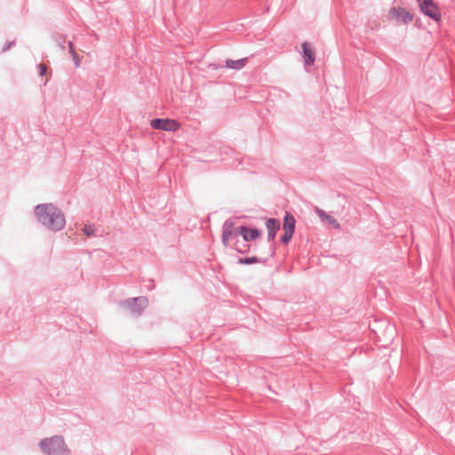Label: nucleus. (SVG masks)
<instances>
[{
    "label": "nucleus",
    "instance_id": "f257e3e1",
    "mask_svg": "<svg viewBox=\"0 0 455 455\" xmlns=\"http://www.w3.org/2000/svg\"><path fill=\"white\" fill-rule=\"evenodd\" d=\"M38 220L52 230L61 229L66 223L62 212L52 204H39L35 209Z\"/></svg>",
    "mask_w": 455,
    "mask_h": 455
},
{
    "label": "nucleus",
    "instance_id": "f03ea898",
    "mask_svg": "<svg viewBox=\"0 0 455 455\" xmlns=\"http://www.w3.org/2000/svg\"><path fill=\"white\" fill-rule=\"evenodd\" d=\"M420 12L435 21H440L442 18L441 11L437 4L433 0H417Z\"/></svg>",
    "mask_w": 455,
    "mask_h": 455
},
{
    "label": "nucleus",
    "instance_id": "7ed1b4c3",
    "mask_svg": "<svg viewBox=\"0 0 455 455\" xmlns=\"http://www.w3.org/2000/svg\"><path fill=\"white\" fill-rule=\"evenodd\" d=\"M41 447L47 454L59 453L64 451L65 445L61 437L55 436L41 442Z\"/></svg>",
    "mask_w": 455,
    "mask_h": 455
},
{
    "label": "nucleus",
    "instance_id": "20e7f679",
    "mask_svg": "<svg viewBox=\"0 0 455 455\" xmlns=\"http://www.w3.org/2000/svg\"><path fill=\"white\" fill-rule=\"evenodd\" d=\"M238 235H240V227L236 228L231 220H227L223 225L221 235L223 245L227 247L229 243V241L233 238H235Z\"/></svg>",
    "mask_w": 455,
    "mask_h": 455
},
{
    "label": "nucleus",
    "instance_id": "39448f33",
    "mask_svg": "<svg viewBox=\"0 0 455 455\" xmlns=\"http://www.w3.org/2000/svg\"><path fill=\"white\" fill-rule=\"evenodd\" d=\"M150 125L154 129L163 130V131H167V132H175V131L179 130V128L180 127V124L176 120L170 119V118L153 119L150 122Z\"/></svg>",
    "mask_w": 455,
    "mask_h": 455
},
{
    "label": "nucleus",
    "instance_id": "423d86ee",
    "mask_svg": "<svg viewBox=\"0 0 455 455\" xmlns=\"http://www.w3.org/2000/svg\"><path fill=\"white\" fill-rule=\"evenodd\" d=\"M148 300L146 298H135L128 299L124 303V307L132 314H140L147 307Z\"/></svg>",
    "mask_w": 455,
    "mask_h": 455
},
{
    "label": "nucleus",
    "instance_id": "0eeeda50",
    "mask_svg": "<svg viewBox=\"0 0 455 455\" xmlns=\"http://www.w3.org/2000/svg\"><path fill=\"white\" fill-rule=\"evenodd\" d=\"M389 16L391 18L400 20L405 24L410 23L413 20V15L410 12L402 7L392 8L389 11Z\"/></svg>",
    "mask_w": 455,
    "mask_h": 455
},
{
    "label": "nucleus",
    "instance_id": "6e6552de",
    "mask_svg": "<svg viewBox=\"0 0 455 455\" xmlns=\"http://www.w3.org/2000/svg\"><path fill=\"white\" fill-rule=\"evenodd\" d=\"M302 53L306 66H312L315 62V52L307 42L302 44Z\"/></svg>",
    "mask_w": 455,
    "mask_h": 455
},
{
    "label": "nucleus",
    "instance_id": "1a4fd4ad",
    "mask_svg": "<svg viewBox=\"0 0 455 455\" xmlns=\"http://www.w3.org/2000/svg\"><path fill=\"white\" fill-rule=\"evenodd\" d=\"M240 235L243 236V240L252 241L257 239L260 233L258 229L248 228L244 226H240Z\"/></svg>",
    "mask_w": 455,
    "mask_h": 455
},
{
    "label": "nucleus",
    "instance_id": "9d476101",
    "mask_svg": "<svg viewBox=\"0 0 455 455\" xmlns=\"http://www.w3.org/2000/svg\"><path fill=\"white\" fill-rule=\"evenodd\" d=\"M316 213L323 221L330 224L332 228L337 229L340 228V225L337 220L333 216L327 214L324 211L316 209Z\"/></svg>",
    "mask_w": 455,
    "mask_h": 455
},
{
    "label": "nucleus",
    "instance_id": "9b49d317",
    "mask_svg": "<svg viewBox=\"0 0 455 455\" xmlns=\"http://www.w3.org/2000/svg\"><path fill=\"white\" fill-rule=\"evenodd\" d=\"M266 226L268 231V239L273 240L280 228V223L275 219H268L266 222Z\"/></svg>",
    "mask_w": 455,
    "mask_h": 455
},
{
    "label": "nucleus",
    "instance_id": "f8f14e48",
    "mask_svg": "<svg viewBox=\"0 0 455 455\" xmlns=\"http://www.w3.org/2000/svg\"><path fill=\"white\" fill-rule=\"evenodd\" d=\"M247 62H248V59L247 58H243V59H240V60H226V67L228 68H232V69H235V70H240V69H242V68H243L245 67Z\"/></svg>",
    "mask_w": 455,
    "mask_h": 455
},
{
    "label": "nucleus",
    "instance_id": "ddd939ff",
    "mask_svg": "<svg viewBox=\"0 0 455 455\" xmlns=\"http://www.w3.org/2000/svg\"><path fill=\"white\" fill-rule=\"evenodd\" d=\"M283 231H291L294 233L295 219L289 213H286L283 220Z\"/></svg>",
    "mask_w": 455,
    "mask_h": 455
},
{
    "label": "nucleus",
    "instance_id": "4468645a",
    "mask_svg": "<svg viewBox=\"0 0 455 455\" xmlns=\"http://www.w3.org/2000/svg\"><path fill=\"white\" fill-rule=\"evenodd\" d=\"M68 45L69 53L72 56L74 64L76 67L78 68L80 66V59L75 50L74 44L72 42H68Z\"/></svg>",
    "mask_w": 455,
    "mask_h": 455
},
{
    "label": "nucleus",
    "instance_id": "2eb2a0df",
    "mask_svg": "<svg viewBox=\"0 0 455 455\" xmlns=\"http://www.w3.org/2000/svg\"><path fill=\"white\" fill-rule=\"evenodd\" d=\"M257 262H258V259L256 257L245 258V259H239V263H241V264H252V263H257Z\"/></svg>",
    "mask_w": 455,
    "mask_h": 455
},
{
    "label": "nucleus",
    "instance_id": "dca6fc26",
    "mask_svg": "<svg viewBox=\"0 0 455 455\" xmlns=\"http://www.w3.org/2000/svg\"><path fill=\"white\" fill-rule=\"evenodd\" d=\"M293 232L291 231H284L283 235L282 236V241L284 243H287L292 237Z\"/></svg>",
    "mask_w": 455,
    "mask_h": 455
},
{
    "label": "nucleus",
    "instance_id": "f3484780",
    "mask_svg": "<svg viewBox=\"0 0 455 455\" xmlns=\"http://www.w3.org/2000/svg\"><path fill=\"white\" fill-rule=\"evenodd\" d=\"M15 44H16L15 40L7 42L4 44V46L3 47L2 52H5L9 51L12 48V46L15 45Z\"/></svg>",
    "mask_w": 455,
    "mask_h": 455
},
{
    "label": "nucleus",
    "instance_id": "a211bd4d",
    "mask_svg": "<svg viewBox=\"0 0 455 455\" xmlns=\"http://www.w3.org/2000/svg\"><path fill=\"white\" fill-rule=\"evenodd\" d=\"M38 68H39V76H43L46 74L47 72V66L45 64H40L38 66Z\"/></svg>",
    "mask_w": 455,
    "mask_h": 455
},
{
    "label": "nucleus",
    "instance_id": "6ab92c4d",
    "mask_svg": "<svg viewBox=\"0 0 455 455\" xmlns=\"http://www.w3.org/2000/svg\"><path fill=\"white\" fill-rule=\"evenodd\" d=\"M84 232L87 235H90L92 233V229L85 228Z\"/></svg>",
    "mask_w": 455,
    "mask_h": 455
},
{
    "label": "nucleus",
    "instance_id": "aec40b11",
    "mask_svg": "<svg viewBox=\"0 0 455 455\" xmlns=\"http://www.w3.org/2000/svg\"><path fill=\"white\" fill-rule=\"evenodd\" d=\"M59 46L61 48V50H65V45H64V43H59Z\"/></svg>",
    "mask_w": 455,
    "mask_h": 455
},
{
    "label": "nucleus",
    "instance_id": "412c9836",
    "mask_svg": "<svg viewBox=\"0 0 455 455\" xmlns=\"http://www.w3.org/2000/svg\"><path fill=\"white\" fill-rule=\"evenodd\" d=\"M235 249L236 251H239V248H237L236 244H235Z\"/></svg>",
    "mask_w": 455,
    "mask_h": 455
}]
</instances>
